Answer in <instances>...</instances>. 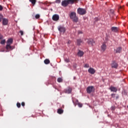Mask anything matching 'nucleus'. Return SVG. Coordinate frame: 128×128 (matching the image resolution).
Masks as SVG:
<instances>
[{
    "instance_id": "1",
    "label": "nucleus",
    "mask_w": 128,
    "mask_h": 128,
    "mask_svg": "<svg viewBox=\"0 0 128 128\" xmlns=\"http://www.w3.org/2000/svg\"><path fill=\"white\" fill-rule=\"evenodd\" d=\"M69 16L71 20H72L74 22H78V18L76 16V13L74 12H72L69 14Z\"/></svg>"
},
{
    "instance_id": "2",
    "label": "nucleus",
    "mask_w": 128,
    "mask_h": 128,
    "mask_svg": "<svg viewBox=\"0 0 128 128\" xmlns=\"http://www.w3.org/2000/svg\"><path fill=\"white\" fill-rule=\"evenodd\" d=\"M77 14L80 16H84L86 14V10L84 8H80L77 10Z\"/></svg>"
},
{
    "instance_id": "3",
    "label": "nucleus",
    "mask_w": 128,
    "mask_h": 128,
    "mask_svg": "<svg viewBox=\"0 0 128 128\" xmlns=\"http://www.w3.org/2000/svg\"><path fill=\"white\" fill-rule=\"evenodd\" d=\"M94 86H89L86 88V92L88 94H92L94 90Z\"/></svg>"
},
{
    "instance_id": "4",
    "label": "nucleus",
    "mask_w": 128,
    "mask_h": 128,
    "mask_svg": "<svg viewBox=\"0 0 128 128\" xmlns=\"http://www.w3.org/2000/svg\"><path fill=\"white\" fill-rule=\"evenodd\" d=\"M76 0H64V6H66L68 4H74Z\"/></svg>"
},
{
    "instance_id": "5",
    "label": "nucleus",
    "mask_w": 128,
    "mask_h": 128,
    "mask_svg": "<svg viewBox=\"0 0 128 128\" xmlns=\"http://www.w3.org/2000/svg\"><path fill=\"white\" fill-rule=\"evenodd\" d=\"M52 20H54V22H58V20H60V16L56 14H54L52 16Z\"/></svg>"
},
{
    "instance_id": "6",
    "label": "nucleus",
    "mask_w": 128,
    "mask_h": 128,
    "mask_svg": "<svg viewBox=\"0 0 128 128\" xmlns=\"http://www.w3.org/2000/svg\"><path fill=\"white\" fill-rule=\"evenodd\" d=\"M2 24L3 26H8V20L6 18H4L2 19Z\"/></svg>"
},
{
    "instance_id": "7",
    "label": "nucleus",
    "mask_w": 128,
    "mask_h": 128,
    "mask_svg": "<svg viewBox=\"0 0 128 128\" xmlns=\"http://www.w3.org/2000/svg\"><path fill=\"white\" fill-rule=\"evenodd\" d=\"M87 42L88 44H90L92 46H94V41L92 38H89L88 39Z\"/></svg>"
},
{
    "instance_id": "8",
    "label": "nucleus",
    "mask_w": 128,
    "mask_h": 128,
    "mask_svg": "<svg viewBox=\"0 0 128 128\" xmlns=\"http://www.w3.org/2000/svg\"><path fill=\"white\" fill-rule=\"evenodd\" d=\"M58 30L61 34H64V26H60Z\"/></svg>"
},
{
    "instance_id": "9",
    "label": "nucleus",
    "mask_w": 128,
    "mask_h": 128,
    "mask_svg": "<svg viewBox=\"0 0 128 128\" xmlns=\"http://www.w3.org/2000/svg\"><path fill=\"white\" fill-rule=\"evenodd\" d=\"M101 50L102 52H105L106 50V42H104L101 46Z\"/></svg>"
},
{
    "instance_id": "10",
    "label": "nucleus",
    "mask_w": 128,
    "mask_h": 128,
    "mask_svg": "<svg viewBox=\"0 0 128 128\" xmlns=\"http://www.w3.org/2000/svg\"><path fill=\"white\" fill-rule=\"evenodd\" d=\"M112 68H116L118 66V64L114 61L111 64Z\"/></svg>"
},
{
    "instance_id": "11",
    "label": "nucleus",
    "mask_w": 128,
    "mask_h": 128,
    "mask_svg": "<svg viewBox=\"0 0 128 128\" xmlns=\"http://www.w3.org/2000/svg\"><path fill=\"white\" fill-rule=\"evenodd\" d=\"M72 88L68 87L65 90V93L66 94H70L72 92Z\"/></svg>"
},
{
    "instance_id": "12",
    "label": "nucleus",
    "mask_w": 128,
    "mask_h": 128,
    "mask_svg": "<svg viewBox=\"0 0 128 128\" xmlns=\"http://www.w3.org/2000/svg\"><path fill=\"white\" fill-rule=\"evenodd\" d=\"M77 54H78V56L82 58V56H84V52H82L80 50H78Z\"/></svg>"
},
{
    "instance_id": "13",
    "label": "nucleus",
    "mask_w": 128,
    "mask_h": 128,
    "mask_svg": "<svg viewBox=\"0 0 128 128\" xmlns=\"http://www.w3.org/2000/svg\"><path fill=\"white\" fill-rule=\"evenodd\" d=\"M82 44H84V41L80 38L78 39L76 41L77 46H80Z\"/></svg>"
},
{
    "instance_id": "14",
    "label": "nucleus",
    "mask_w": 128,
    "mask_h": 128,
    "mask_svg": "<svg viewBox=\"0 0 128 128\" xmlns=\"http://www.w3.org/2000/svg\"><path fill=\"white\" fill-rule=\"evenodd\" d=\"M88 72H90V74H94V72H96V70H94V68H90L88 70Z\"/></svg>"
},
{
    "instance_id": "15",
    "label": "nucleus",
    "mask_w": 128,
    "mask_h": 128,
    "mask_svg": "<svg viewBox=\"0 0 128 128\" xmlns=\"http://www.w3.org/2000/svg\"><path fill=\"white\" fill-rule=\"evenodd\" d=\"M111 30H112V32H118V28L112 27Z\"/></svg>"
},
{
    "instance_id": "16",
    "label": "nucleus",
    "mask_w": 128,
    "mask_h": 128,
    "mask_svg": "<svg viewBox=\"0 0 128 128\" xmlns=\"http://www.w3.org/2000/svg\"><path fill=\"white\" fill-rule=\"evenodd\" d=\"M6 48L7 50V52H10V50H12V46L10 44H7L6 45Z\"/></svg>"
},
{
    "instance_id": "17",
    "label": "nucleus",
    "mask_w": 128,
    "mask_h": 128,
    "mask_svg": "<svg viewBox=\"0 0 128 128\" xmlns=\"http://www.w3.org/2000/svg\"><path fill=\"white\" fill-rule=\"evenodd\" d=\"M110 90L111 92H118V88L116 87L110 86Z\"/></svg>"
},
{
    "instance_id": "18",
    "label": "nucleus",
    "mask_w": 128,
    "mask_h": 128,
    "mask_svg": "<svg viewBox=\"0 0 128 128\" xmlns=\"http://www.w3.org/2000/svg\"><path fill=\"white\" fill-rule=\"evenodd\" d=\"M13 42H14V40H12V38H10L6 42V44L10 45L12 44Z\"/></svg>"
},
{
    "instance_id": "19",
    "label": "nucleus",
    "mask_w": 128,
    "mask_h": 128,
    "mask_svg": "<svg viewBox=\"0 0 128 128\" xmlns=\"http://www.w3.org/2000/svg\"><path fill=\"white\" fill-rule=\"evenodd\" d=\"M122 52V48L118 47L116 50V54H120V52Z\"/></svg>"
},
{
    "instance_id": "20",
    "label": "nucleus",
    "mask_w": 128,
    "mask_h": 128,
    "mask_svg": "<svg viewBox=\"0 0 128 128\" xmlns=\"http://www.w3.org/2000/svg\"><path fill=\"white\" fill-rule=\"evenodd\" d=\"M57 112L58 114H64V110L60 108V109H58V111H57Z\"/></svg>"
},
{
    "instance_id": "21",
    "label": "nucleus",
    "mask_w": 128,
    "mask_h": 128,
    "mask_svg": "<svg viewBox=\"0 0 128 128\" xmlns=\"http://www.w3.org/2000/svg\"><path fill=\"white\" fill-rule=\"evenodd\" d=\"M50 60H48V59H46L44 60V63L45 64H50Z\"/></svg>"
},
{
    "instance_id": "22",
    "label": "nucleus",
    "mask_w": 128,
    "mask_h": 128,
    "mask_svg": "<svg viewBox=\"0 0 128 128\" xmlns=\"http://www.w3.org/2000/svg\"><path fill=\"white\" fill-rule=\"evenodd\" d=\"M30 2H31L33 6H34L36 4V0H29Z\"/></svg>"
},
{
    "instance_id": "23",
    "label": "nucleus",
    "mask_w": 128,
    "mask_h": 128,
    "mask_svg": "<svg viewBox=\"0 0 128 128\" xmlns=\"http://www.w3.org/2000/svg\"><path fill=\"white\" fill-rule=\"evenodd\" d=\"M0 44H6V40H1V42H0Z\"/></svg>"
},
{
    "instance_id": "24",
    "label": "nucleus",
    "mask_w": 128,
    "mask_h": 128,
    "mask_svg": "<svg viewBox=\"0 0 128 128\" xmlns=\"http://www.w3.org/2000/svg\"><path fill=\"white\" fill-rule=\"evenodd\" d=\"M4 18V16L2 14H0V22H1L2 20Z\"/></svg>"
},
{
    "instance_id": "25",
    "label": "nucleus",
    "mask_w": 128,
    "mask_h": 128,
    "mask_svg": "<svg viewBox=\"0 0 128 128\" xmlns=\"http://www.w3.org/2000/svg\"><path fill=\"white\" fill-rule=\"evenodd\" d=\"M77 104L79 108H82V104L80 102H78Z\"/></svg>"
},
{
    "instance_id": "26",
    "label": "nucleus",
    "mask_w": 128,
    "mask_h": 128,
    "mask_svg": "<svg viewBox=\"0 0 128 128\" xmlns=\"http://www.w3.org/2000/svg\"><path fill=\"white\" fill-rule=\"evenodd\" d=\"M57 80L58 82H62V79L60 78H58Z\"/></svg>"
},
{
    "instance_id": "27",
    "label": "nucleus",
    "mask_w": 128,
    "mask_h": 128,
    "mask_svg": "<svg viewBox=\"0 0 128 128\" xmlns=\"http://www.w3.org/2000/svg\"><path fill=\"white\" fill-rule=\"evenodd\" d=\"M35 18H36V19L40 18V16L39 14H36L35 16Z\"/></svg>"
},
{
    "instance_id": "28",
    "label": "nucleus",
    "mask_w": 128,
    "mask_h": 128,
    "mask_svg": "<svg viewBox=\"0 0 128 128\" xmlns=\"http://www.w3.org/2000/svg\"><path fill=\"white\" fill-rule=\"evenodd\" d=\"M16 106L18 108H20V102H17L16 104Z\"/></svg>"
},
{
    "instance_id": "29",
    "label": "nucleus",
    "mask_w": 128,
    "mask_h": 128,
    "mask_svg": "<svg viewBox=\"0 0 128 128\" xmlns=\"http://www.w3.org/2000/svg\"><path fill=\"white\" fill-rule=\"evenodd\" d=\"M78 102H78V100H76V102H75V106H76V104H78Z\"/></svg>"
},
{
    "instance_id": "30",
    "label": "nucleus",
    "mask_w": 128,
    "mask_h": 128,
    "mask_svg": "<svg viewBox=\"0 0 128 128\" xmlns=\"http://www.w3.org/2000/svg\"><path fill=\"white\" fill-rule=\"evenodd\" d=\"M60 0H56V2H55L56 3V4H60Z\"/></svg>"
},
{
    "instance_id": "31",
    "label": "nucleus",
    "mask_w": 128,
    "mask_h": 128,
    "mask_svg": "<svg viewBox=\"0 0 128 128\" xmlns=\"http://www.w3.org/2000/svg\"><path fill=\"white\" fill-rule=\"evenodd\" d=\"M20 34L21 36H24V31L22 30H20Z\"/></svg>"
},
{
    "instance_id": "32",
    "label": "nucleus",
    "mask_w": 128,
    "mask_h": 128,
    "mask_svg": "<svg viewBox=\"0 0 128 128\" xmlns=\"http://www.w3.org/2000/svg\"><path fill=\"white\" fill-rule=\"evenodd\" d=\"M84 68H90V65L88 64H85Z\"/></svg>"
},
{
    "instance_id": "33",
    "label": "nucleus",
    "mask_w": 128,
    "mask_h": 128,
    "mask_svg": "<svg viewBox=\"0 0 128 128\" xmlns=\"http://www.w3.org/2000/svg\"><path fill=\"white\" fill-rule=\"evenodd\" d=\"M2 10H4V8H2V6L0 5V11Z\"/></svg>"
},
{
    "instance_id": "34",
    "label": "nucleus",
    "mask_w": 128,
    "mask_h": 128,
    "mask_svg": "<svg viewBox=\"0 0 128 128\" xmlns=\"http://www.w3.org/2000/svg\"><path fill=\"white\" fill-rule=\"evenodd\" d=\"M62 6H64V0H63L62 2Z\"/></svg>"
},
{
    "instance_id": "35",
    "label": "nucleus",
    "mask_w": 128,
    "mask_h": 128,
    "mask_svg": "<svg viewBox=\"0 0 128 128\" xmlns=\"http://www.w3.org/2000/svg\"><path fill=\"white\" fill-rule=\"evenodd\" d=\"M2 38H4V36L0 34V40H2Z\"/></svg>"
},
{
    "instance_id": "36",
    "label": "nucleus",
    "mask_w": 128,
    "mask_h": 128,
    "mask_svg": "<svg viewBox=\"0 0 128 128\" xmlns=\"http://www.w3.org/2000/svg\"><path fill=\"white\" fill-rule=\"evenodd\" d=\"M21 104L22 106H24L26 105V104H24V102H22Z\"/></svg>"
},
{
    "instance_id": "37",
    "label": "nucleus",
    "mask_w": 128,
    "mask_h": 128,
    "mask_svg": "<svg viewBox=\"0 0 128 128\" xmlns=\"http://www.w3.org/2000/svg\"><path fill=\"white\" fill-rule=\"evenodd\" d=\"M65 62H70V60L69 59H66L65 60Z\"/></svg>"
},
{
    "instance_id": "38",
    "label": "nucleus",
    "mask_w": 128,
    "mask_h": 128,
    "mask_svg": "<svg viewBox=\"0 0 128 128\" xmlns=\"http://www.w3.org/2000/svg\"><path fill=\"white\" fill-rule=\"evenodd\" d=\"M111 96H112V98H114V96H116V94H111Z\"/></svg>"
},
{
    "instance_id": "39",
    "label": "nucleus",
    "mask_w": 128,
    "mask_h": 128,
    "mask_svg": "<svg viewBox=\"0 0 128 128\" xmlns=\"http://www.w3.org/2000/svg\"><path fill=\"white\" fill-rule=\"evenodd\" d=\"M116 100H118V98H119L118 95H117V96H116Z\"/></svg>"
},
{
    "instance_id": "40",
    "label": "nucleus",
    "mask_w": 128,
    "mask_h": 128,
    "mask_svg": "<svg viewBox=\"0 0 128 128\" xmlns=\"http://www.w3.org/2000/svg\"><path fill=\"white\" fill-rule=\"evenodd\" d=\"M118 8H119V9H122V6H120L118 7Z\"/></svg>"
},
{
    "instance_id": "41",
    "label": "nucleus",
    "mask_w": 128,
    "mask_h": 128,
    "mask_svg": "<svg viewBox=\"0 0 128 128\" xmlns=\"http://www.w3.org/2000/svg\"><path fill=\"white\" fill-rule=\"evenodd\" d=\"M70 42H72L70 40H69V41H68V44H70Z\"/></svg>"
},
{
    "instance_id": "42",
    "label": "nucleus",
    "mask_w": 128,
    "mask_h": 128,
    "mask_svg": "<svg viewBox=\"0 0 128 128\" xmlns=\"http://www.w3.org/2000/svg\"><path fill=\"white\" fill-rule=\"evenodd\" d=\"M95 20H96V22H98V18H95Z\"/></svg>"
},
{
    "instance_id": "43",
    "label": "nucleus",
    "mask_w": 128,
    "mask_h": 128,
    "mask_svg": "<svg viewBox=\"0 0 128 128\" xmlns=\"http://www.w3.org/2000/svg\"><path fill=\"white\" fill-rule=\"evenodd\" d=\"M53 80H56V78L55 77H52Z\"/></svg>"
},
{
    "instance_id": "44",
    "label": "nucleus",
    "mask_w": 128,
    "mask_h": 128,
    "mask_svg": "<svg viewBox=\"0 0 128 128\" xmlns=\"http://www.w3.org/2000/svg\"><path fill=\"white\" fill-rule=\"evenodd\" d=\"M112 110H114V108L112 107Z\"/></svg>"
},
{
    "instance_id": "45",
    "label": "nucleus",
    "mask_w": 128,
    "mask_h": 128,
    "mask_svg": "<svg viewBox=\"0 0 128 128\" xmlns=\"http://www.w3.org/2000/svg\"><path fill=\"white\" fill-rule=\"evenodd\" d=\"M126 6H128V2H127Z\"/></svg>"
},
{
    "instance_id": "46",
    "label": "nucleus",
    "mask_w": 128,
    "mask_h": 128,
    "mask_svg": "<svg viewBox=\"0 0 128 128\" xmlns=\"http://www.w3.org/2000/svg\"><path fill=\"white\" fill-rule=\"evenodd\" d=\"M72 102H73L74 103V101H72Z\"/></svg>"
}]
</instances>
